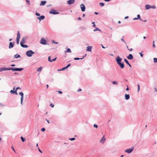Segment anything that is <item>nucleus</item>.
I'll list each match as a JSON object with an SVG mask.
<instances>
[{
    "label": "nucleus",
    "instance_id": "2eb2a0df",
    "mask_svg": "<svg viewBox=\"0 0 157 157\" xmlns=\"http://www.w3.org/2000/svg\"><path fill=\"white\" fill-rule=\"evenodd\" d=\"M1 68V71H0L10 70V67H9V68L2 67V68Z\"/></svg>",
    "mask_w": 157,
    "mask_h": 157
},
{
    "label": "nucleus",
    "instance_id": "338daca9",
    "mask_svg": "<svg viewBox=\"0 0 157 157\" xmlns=\"http://www.w3.org/2000/svg\"><path fill=\"white\" fill-rule=\"evenodd\" d=\"M140 56H141V57H142V56H143V54H141L140 53Z\"/></svg>",
    "mask_w": 157,
    "mask_h": 157
},
{
    "label": "nucleus",
    "instance_id": "de8ad7c7",
    "mask_svg": "<svg viewBox=\"0 0 157 157\" xmlns=\"http://www.w3.org/2000/svg\"><path fill=\"white\" fill-rule=\"evenodd\" d=\"M38 149L39 150V151L41 153H42V151L40 149V148H39V147H38Z\"/></svg>",
    "mask_w": 157,
    "mask_h": 157
},
{
    "label": "nucleus",
    "instance_id": "6e6552de",
    "mask_svg": "<svg viewBox=\"0 0 157 157\" xmlns=\"http://www.w3.org/2000/svg\"><path fill=\"white\" fill-rule=\"evenodd\" d=\"M133 150V148H132L130 149H126L125 151L128 153H130L132 152Z\"/></svg>",
    "mask_w": 157,
    "mask_h": 157
},
{
    "label": "nucleus",
    "instance_id": "5fc2aeb1",
    "mask_svg": "<svg viewBox=\"0 0 157 157\" xmlns=\"http://www.w3.org/2000/svg\"><path fill=\"white\" fill-rule=\"evenodd\" d=\"M18 89H21V88H20V87H17L16 88V90H17Z\"/></svg>",
    "mask_w": 157,
    "mask_h": 157
},
{
    "label": "nucleus",
    "instance_id": "603ef678",
    "mask_svg": "<svg viewBox=\"0 0 157 157\" xmlns=\"http://www.w3.org/2000/svg\"><path fill=\"white\" fill-rule=\"evenodd\" d=\"M57 92H58L59 94H62V91H58Z\"/></svg>",
    "mask_w": 157,
    "mask_h": 157
},
{
    "label": "nucleus",
    "instance_id": "f257e3e1",
    "mask_svg": "<svg viewBox=\"0 0 157 157\" xmlns=\"http://www.w3.org/2000/svg\"><path fill=\"white\" fill-rule=\"evenodd\" d=\"M34 53L32 50L27 51L26 52V55L28 57H31Z\"/></svg>",
    "mask_w": 157,
    "mask_h": 157
},
{
    "label": "nucleus",
    "instance_id": "49530a36",
    "mask_svg": "<svg viewBox=\"0 0 157 157\" xmlns=\"http://www.w3.org/2000/svg\"><path fill=\"white\" fill-rule=\"evenodd\" d=\"M154 42H155L153 40V47H154V48L155 47V45L154 44Z\"/></svg>",
    "mask_w": 157,
    "mask_h": 157
},
{
    "label": "nucleus",
    "instance_id": "13d9d810",
    "mask_svg": "<svg viewBox=\"0 0 157 157\" xmlns=\"http://www.w3.org/2000/svg\"><path fill=\"white\" fill-rule=\"evenodd\" d=\"M129 90V89H128V86L127 87L126 89V90L127 91V90Z\"/></svg>",
    "mask_w": 157,
    "mask_h": 157
},
{
    "label": "nucleus",
    "instance_id": "a19ab883",
    "mask_svg": "<svg viewBox=\"0 0 157 157\" xmlns=\"http://www.w3.org/2000/svg\"><path fill=\"white\" fill-rule=\"evenodd\" d=\"M56 59H57V57H56L55 58L53 59H52V62H53V61H55L56 60Z\"/></svg>",
    "mask_w": 157,
    "mask_h": 157
},
{
    "label": "nucleus",
    "instance_id": "8fccbe9b",
    "mask_svg": "<svg viewBox=\"0 0 157 157\" xmlns=\"http://www.w3.org/2000/svg\"><path fill=\"white\" fill-rule=\"evenodd\" d=\"M52 43H54L55 44H58V42H55V41L54 40H52Z\"/></svg>",
    "mask_w": 157,
    "mask_h": 157
},
{
    "label": "nucleus",
    "instance_id": "a18cd8bd",
    "mask_svg": "<svg viewBox=\"0 0 157 157\" xmlns=\"http://www.w3.org/2000/svg\"><path fill=\"white\" fill-rule=\"evenodd\" d=\"M98 28H96L94 30V31H98Z\"/></svg>",
    "mask_w": 157,
    "mask_h": 157
},
{
    "label": "nucleus",
    "instance_id": "052dcab7",
    "mask_svg": "<svg viewBox=\"0 0 157 157\" xmlns=\"http://www.w3.org/2000/svg\"><path fill=\"white\" fill-rule=\"evenodd\" d=\"M128 64L129 66V67H131V65L129 63Z\"/></svg>",
    "mask_w": 157,
    "mask_h": 157
},
{
    "label": "nucleus",
    "instance_id": "e433bc0d",
    "mask_svg": "<svg viewBox=\"0 0 157 157\" xmlns=\"http://www.w3.org/2000/svg\"><path fill=\"white\" fill-rule=\"evenodd\" d=\"M69 139V140H70L71 141H72V140H75V138H70Z\"/></svg>",
    "mask_w": 157,
    "mask_h": 157
},
{
    "label": "nucleus",
    "instance_id": "4be33fe9",
    "mask_svg": "<svg viewBox=\"0 0 157 157\" xmlns=\"http://www.w3.org/2000/svg\"><path fill=\"white\" fill-rule=\"evenodd\" d=\"M151 6L149 5H147L145 6V8L146 10H148L151 8Z\"/></svg>",
    "mask_w": 157,
    "mask_h": 157
},
{
    "label": "nucleus",
    "instance_id": "6e6d98bb",
    "mask_svg": "<svg viewBox=\"0 0 157 157\" xmlns=\"http://www.w3.org/2000/svg\"><path fill=\"white\" fill-rule=\"evenodd\" d=\"M151 8H153V9H154L155 8V6H151Z\"/></svg>",
    "mask_w": 157,
    "mask_h": 157
},
{
    "label": "nucleus",
    "instance_id": "9b49d317",
    "mask_svg": "<svg viewBox=\"0 0 157 157\" xmlns=\"http://www.w3.org/2000/svg\"><path fill=\"white\" fill-rule=\"evenodd\" d=\"M75 2V0H69L67 1V3L69 5H71L74 3Z\"/></svg>",
    "mask_w": 157,
    "mask_h": 157
},
{
    "label": "nucleus",
    "instance_id": "72a5a7b5",
    "mask_svg": "<svg viewBox=\"0 0 157 157\" xmlns=\"http://www.w3.org/2000/svg\"><path fill=\"white\" fill-rule=\"evenodd\" d=\"M48 60L50 62H52V60L50 59V56H48Z\"/></svg>",
    "mask_w": 157,
    "mask_h": 157
},
{
    "label": "nucleus",
    "instance_id": "864d4df0",
    "mask_svg": "<svg viewBox=\"0 0 157 157\" xmlns=\"http://www.w3.org/2000/svg\"><path fill=\"white\" fill-rule=\"evenodd\" d=\"M82 90V89H79L78 90H77V91L78 92H79V91H80Z\"/></svg>",
    "mask_w": 157,
    "mask_h": 157
},
{
    "label": "nucleus",
    "instance_id": "0eeeda50",
    "mask_svg": "<svg viewBox=\"0 0 157 157\" xmlns=\"http://www.w3.org/2000/svg\"><path fill=\"white\" fill-rule=\"evenodd\" d=\"M40 43L43 44H46V41L43 38H42L40 40Z\"/></svg>",
    "mask_w": 157,
    "mask_h": 157
},
{
    "label": "nucleus",
    "instance_id": "37998d69",
    "mask_svg": "<svg viewBox=\"0 0 157 157\" xmlns=\"http://www.w3.org/2000/svg\"><path fill=\"white\" fill-rule=\"evenodd\" d=\"M25 0L26 1V2L27 3H28L29 5L30 4V2H29V1L28 0Z\"/></svg>",
    "mask_w": 157,
    "mask_h": 157
},
{
    "label": "nucleus",
    "instance_id": "423d86ee",
    "mask_svg": "<svg viewBox=\"0 0 157 157\" xmlns=\"http://www.w3.org/2000/svg\"><path fill=\"white\" fill-rule=\"evenodd\" d=\"M56 11L54 10H52L49 12V13L51 14H58L59 13V12H56Z\"/></svg>",
    "mask_w": 157,
    "mask_h": 157
},
{
    "label": "nucleus",
    "instance_id": "0e129e2a",
    "mask_svg": "<svg viewBox=\"0 0 157 157\" xmlns=\"http://www.w3.org/2000/svg\"><path fill=\"white\" fill-rule=\"evenodd\" d=\"M11 66H12V67L14 66H15V64H12L11 65Z\"/></svg>",
    "mask_w": 157,
    "mask_h": 157
},
{
    "label": "nucleus",
    "instance_id": "680f3d73",
    "mask_svg": "<svg viewBox=\"0 0 157 157\" xmlns=\"http://www.w3.org/2000/svg\"><path fill=\"white\" fill-rule=\"evenodd\" d=\"M121 40L122 41H123L125 43V41H124V40L123 39H121Z\"/></svg>",
    "mask_w": 157,
    "mask_h": 157
},
{
    "label": "nucleus",
    "instance_id": "7ed1b4c3",
    "mask_svg": "<svg viewBox=\"0 0 157 157\" xmlns=\"http://www.w3.org/2000/svg\"><path fill=\"white\" fill-rule=\"evenodd\" d=\"M20 38V34L19 31H18L17 34V44H18L19 43V40Z\"/></svg>",
    "mask_w": 157,
    "mask_h": 157
},
{
    "label": "nucleus",
    "instance_id": "4c0bfd02",
    "mask_svg": "<svg viewBox=\"0 0 157 157\" xmlns=\"http://www.w3.org/2000/svg\"><path fill=\"white\" fill-rule=\"evenodd\" d=\"M11 148H12V150H13V151L15 152H16V151H15V150H14V147H13V146H12L11 147Z\"/></svg>",
    "mask_w": 157,
    "mask_h": 157
},
{
    "label": "nucleus",
    "instance_id": "5701e85b",
    "mask_svg": "<svg viewBox=\"0 0 157 157\" xmlns=\"http://www.w3.org/2000/svg\"><path fill=\"white\" fill-rule=\"evenodd\" d=\"M125 99L126 100L130 98V96L129 94H126L125 95Z\"/></svg>",
    "mask_w": 157,
    "mask_h": 157
},
{
    "label": "nucleus",
    "instance_id": "58836bf2",
    "mask_svg": "<svg viewBox=\"0 0 157 157\" xmlns=\"http://www.w3.org/2000/svg\"><path fill=\"white\" fill-rule=\"evenodd\" d=\"M36 15L37 16H40V14L38 13H36Z\"/></svg>",
    "mask_w": 157,
    "mask_h": 157
},
{
    "label": "nucleus",
    "instance_id": "1a4fd4ad",
    "mask_svg": "<svg viewBox=\"0 0 157 157\" xmlns=\"http://www.w3.org/2000/svg\"><path fill=\"white\" fill-rule=\"evenodd\" d=\"M70 66H71V64H69L66 67H63L60 69H58V71H61L64 70H65V69L67 68L68 67Z\"/></svg>",
    "mask_w": 157,
    "mask_h": 157
},
{
    "label": "nucleus",
    "instance_id": "dca6fc26",
    "mask_svg": "<svg viewBox=\"0 0 157 157\" xmlns=\"http://www.w3.org/2000/svg\"><path fill=\"white\" fill-rule=\"evenodd\" d=\"M118 65L120 66V67L122 69L124 67V63H120L118 64Z\"/></svg>",
    "mask_w": 157,
    "mask_h": 157
},
{
    "label": "nucleus",
    "instance_id": "ddd939ff",
    "mask_svg": "<svg viewBox=\"0 0 157 157\" xmlns=\"http://www.w3.org/2000/svg\"><path fill=\"white\" fill-rule=\"evenodd\" d=\"M14 42H13V43L11 42H10L9 43V48H12L13 47V46L14 45Z\"/></svg>",
    "mask_w": 157,
    "mask_h": 157
},
{
    "label": "nucleus",
    "instance_id": "ea45409f",
    "mask_svg": "<svg viewBox=\"0 0 157 157\" xmlns=\"http://www.w3.org/2000/svg\"><path fill=\"white\" fill-rule=\"evenodd\" d=\"M50 106L52 107V108H53L54 105L53 104H51L50 105Z\"/></svg>",
    "mask_w": 157,
    "mask_h": 157
},
{
    "label": "nucleus",
    "instance_id": "a878e982",
    "mask_svg": "<svg viewBox=\"0 0 157 157\" xmlns=\"http://www.w3.org/2000/svg\"><path fill=\"white\" fill-rule=\"evenodd\" d=\"M84 58V56H83V57L82 58H74V59L75 60H79V59H83Z\"/></svg>",
    "mask_w": 157,
    "mask_h": 157
},
{
    "label": "nucleus",
    "instance_id": "473e14b6",
    "mask_svg": "<svg viewBox=\"0 0 157 157\" xmlns=\"http://www.w3.org/2000/svg\"><path fill=\"white\" fill-rule=\"evenodd\" d=\"M124 61L127 64L129 63L128 61L126 59H124Z\"/></svg>",
    "mask_w": 157,
    "mask_h": 157
},
{
    "label": "nucleus",
    "instance_id": "f704fd0d",
    "mask_svg": "<svg viewBox=\"0 0 157 157\" xmlns=\"http://www.w3.org/2000/svg\"><path fill=\"white\" fill-rule=\"evenodd\" d=\"M138 86V91L139 92L140 90V86L139 84H137Z\"/></svg>",
    "mask_w": 157,
    "mask_h": 157
},
{
    "label": "nucleus",
    "instance_id": "79ce46f5",
    "mask_svg": "<svg viewBox=\"0 0 157 157\" xmlns=\"http://www.w3.org/2000/svg\"><path fill=\"white\" fill-rule=\"evenodd\" d=\"M41 131L44 132L45 130V128H42L41 129Z\"/></svg>",
    "mask_w": 157,
    "mask_h": 157
},
{
    "label": "nucleus",
    "instance_id": "09e8293b",
    "mask_svg": "<svg viewBox=\"0 0 157 157\" xmlns=\"http://www.w3.org/2000/svg\"><path fill=\"white\" fill-rule=\"evenodd\" d=\"M94 127H95V128H97L98 127V125L96 124H94Z\"/></svg>",
    "mask_w": 157,
    "mask_h": 157
},
{
    "label": "nucleus",
    "instance_id": "a211bd4d",
    "mask_svg": "<svg viewBox=\"0 0 157 157\" xmlns=\"http://www.w3.org/2000/svg\"><path fill=\"white\" fill-rule=\"evenodd\" d=\"M92 47L90 46H88L86 48V51L91 52Z\"/></svg>",
    "mask_w": 157,
    "mask_h": 157
},
{
    "label": "nucleus",
    "instance_id": "e2e57ef3",
    "mask_svg": "<svg viewBox=\"0 0 157 157\" xmlns=\"http://www.w3.org/2000/svg\"><path fill=\"white\" fill-rule=\"evenodd\" d=\"M138 19L137 18H133L134 20H137Z\"/></svg>",
    "mask_w": 157,
    "mask_h": 157
},
{
    "label": "nucleus",
    "instance_id": "2f4dec72",
    "mask_svg": "<svg viewBox=\"0 0 157 157\" xmlns=\"http://www.w3.org/2000/svg\"><path fill=\"white\" fill-rule=\"evenodd\" d=\"M99 5L101 6H103L104 5V4L102 2H100L99 3Z\"/></svg>",
    "mask_w": 157,
    "mask_h": 157
},
{
    "label": "nucleus",
    "instance_id": "f3484780",
    "mask_svg": "<svg viewBox=\"0 0 157 157\" xmlns=\"http://www.w3.org/2000/svg\"><path fill=\"white\" fill-rule=\"evenodd\" d=\"M133 58V57L131 54H129V55L127 56V58L128 59H132Z\"/></svg>",
    "mask_w": 157,
    "mask_h": 157
},
{
    "label": "nucleus",
    "instance_id": "f03ea898",
    "mask_svg": "<svg viewBox=\"0 0 157 157\" xmlns=\"http://www.w3.org/2000/svg\"><path fill=\"white\" fill-rule=\"evenodd\" d=\"M23 69V68H16L10 67V70H11L13 71H21Z\"/></svg>",
    "mask_w": 157,
    "mask_h": 157
},
{
    "label": "nucleus",
    "instance_id": "4d7b16f0",
    "mask_svg": "<svg viewBox=\"0 0 157 157\" xmlns=\"http://www.w3.org/2000/svg\"><path fill=\"white\" fill-rule=\"evenodd\" d=\"M78 20H81V18L80 17H79L78 18Z\"/></svg>",
    "mask_w": 157,
    "mask_h": 157
},
{
    "label": "nucleus",
    "instance_id": "3c124183",
    "mask_svg": "<svg viewBox=\"0 0 157 157\" xmlns=\"http://www.w3.org/2000/svg\"><path fill=\"white\" fill-rule=\"evenodd\" d=\"M93 24V27H95V23H94V22H93L92 23Z\"/></svg>",
    "mask_w": 157,
    "mask_h": 157
},
{
    "label": "nucleus",
    "instance_id": "9d476101",
    "mask_svg": "<svg viewBox=\"0 0 157 157\" xmlns=\"http://www.w3.org/2000/svg\"><path fill=\"white\" fill-rule=\"evenodd\" d=\"M26 38L25 37H24L22 38L21 42H20V44H24L25 43L26 40Z\"/></svg>",
    "mask_w": 157,
    "mask_h": 157
},
{
    "label": "nucleus",
    "instance_id": "bb28decb",
    "mask_svg": "<svg viewBox=\"0 0 157 157\" xmlns=\"http://www.w3.org/2000/svg\"><path fill=\"white\" fill-rule=\"evenodd\" d=\"M65 52H71V51L70 48H68L67 50L65 51Z\"/></svg>",
    "mask_w": 157,
    "mask_h": 157
},
{
    "label": "nucleus",
    "instance_id": "774afa93",
    "mask_svg": "<svg viewBox=\"0 0 157 157\" xmlns=\"http://www.w3.org/2000/svg\"><path fill=\"white\" fill-rule=\"evenodd\" d=\"M46 121H47V122H48V123H50L48 120H47V119H46Z\"/></svg>",
    "mask_w": 157,
    "mask_h": 157
},
{
    "label": "nucleus",
    "instance_id": "69168bd1",
    "mask_svg": "<svg viewBox=\"0 0 157 157\" xmlns=\"http://www.w3.org/2000/svg\"><path fill=\"white\" fill-rule=\"evenodd\" d=\"M128 18V16H127V17H125L124 18L125 19H127V18Z\"/></svg>",
    "mask_w": 157,
    "mask_h": 157
},
{
    "label": "nucleus",
    "instance_id": "20e7f679",
    "mask_svg": "<svg viewBox=\"0 0 157 157\" xmlns=\"http://www.w3.org/2000/svg\"><path fill=\"white\" fill-rule=\"evenodd\" d=\"M122 60V58H120L119 56H118L116 59V60L118 64L120 63H121Z\"/></svg>",
    "mask_w": 157,
    "mask_h": 157
},
{
    "label": "nucleus",
    "instance_id": "c756f323",
    "mask_svg": "<svg viewBox=\"0 0 157 157\" xmlns=\"http://www.w3.org/2000/svg\"><path fill=\"white\" fill-rule=\"evenodd\" d=\"M154 61V63H157V58H154L153 59Z\"/></svg>",
    "mask_w": 157,
    "mask_h": 157
},
{
    "label": "nucleus",
    "instance_id": "c85d7f7f",
    "mask_svg": "<svg viewBox=\"0 0 157 157\" xmlns=\"http://www.w3.org/2000/svg\"><path fill=\"white\" fill-rule=\"evenodd\" d=\"M112 84H115V85H118L117 82H116V81H113L112 82Z\"/></svg>",
    "mask_w": 157,
    "mask_h": 157
},
{
    "label": "nucleus",
    "instance_id": "4468645a",
    "mask_svg": "<svg viewBox=\"0 0 157 157\" xmlns=\"http://www.w3.org/2000/svg\"><path fill=\"white\" fill-rule=\"evenodd\" d=\"M105 140V138L104 136H103L101 140L100 141V142L102 144H104Z\"/></svg>",
    "mask_w": 157,
    "mask_h": 157
},
{
    "label": "nucleus",
    "instance_id": "f8f14e48",
    "mask_svg": "<svg viewBox=\"0 0 157 157\" xmlns=\"http://www.w3.org/2000/svg\"><path fill=\"white\" fill-rule=\"evenodd\" d=\"M80 7L82 11H84L85 10V6L83 4H81L80 5Z\"/></svg>",
    "mask_w": 157,
    "mask_h": 157
},
{
    "label": "nucleus",
    "instance_id": "cd10ccee",
    "mask_svg": "<svg viewBox=\"0 0 157 157\" xmlns=\"http://www.w3.org/2000/svg\"><path fill=\"white\" fill-rule=\"evenodd\" d=\"M14 57L15 58H17L18 57H20V55H17V54H16L14 55Z\"/></svg>",
    "mask_w": 157,
    "mask_h": 157
},
{
    "label": "nucleus",
    "instance_id": "412c9836",
    "mask_svg": "<svg viewBox=\"0 0 157 157\" xmlns=\"http://www.w3.org/2000/svg\"><path fill=\"white\" fill-rule=\"evenodd\" d=\"M46 1H42L40 4V6H44L46 4Z\"/></svg>",
    "mask_w": 157,
    "mask_h": 157
},
{
    "label": "nucleus",
    "instance_id": "39448f33",
    "mask_svg": "<svg viewBox=\"0 0 157 157\" xmlns=\"http://www.w3.org/2000/svg\"><path fill=\"white\" fill-rule=\"evenodd\" d=\"M19 94L21 96V105H22V102L23 100V95L24 94L22 92H20L19 93Z\"/></svg>",
    "mask_w": 157,
    "mask_h": 157
},
{
    "label": "nucleus",
    "instance_id": "c9c22d12",
    "mask_svg": "<svg viewBox=\"0 0 157 157\" xmlns=\"http://www.w3.org/2000/svg\"><path fill=\"white\" fill-rule=\"evenodd\" d=\"M137 18L138 19H140V20H141V18H140V15L138 14V15H137Z\"/></svg>",
    "mask_w": 157,
    "mask_h": 157
},
{
    "label": "nucleus",
    "instance_id": "b1692460",
    "mask_svg": "<svg viewBox=\"0 0 157 157\" xmlns=\"http://www.w3.org/2000/svg\"><path fill=\"white\" fill-rule=\"evenodd\" d=\"M42 69V67H40L39 68H38L37 70V71L38 72H40L41 71Z\"/></svg>",
    "mask_w": 157,
    "mask_h": 157
},
{
    "label": "nucleus",
    "instance_id": "6ab92c4d",
    "mask_svg": "<svg viewBox=\"0 0 157 157\" xmlns=\"http://www.w3.org/2000/svg\"><path fill=\"white\" fill-rule=\"evenodd\" d=\"M44 18L45 17L44 16H41L40 17H37V19L40 20V21L44 19Z\"/></svg>",
    "mask_w": 157,
    "mask_h": 157
},
{
    "label": "nucleus",
    "instance_id": "bf43d9fd",
    "mask_svg": "<svg viewBox=\"0 0 157 157\" xmlns=\"http://www.w3.org/2000/svg\"><path fill=\"white\" fill-rule=\"evenodd\" d=\"M101 46H102V47L103 48H105V47H104L101 44Z\"/></svg>",
    "mask_w": 157,
    "mask_h": 157
},
{
    "label": "nucleus",
    "instance_id": "c03bdc74",
    "mask_svg": "<svg viewBox=\"0 0 157 157\" xmlns=\"http://www.w3.org/2000/svg\"><path fill=\"white\" fill-rule=\"evenodd\" d=\"M127 48H128V50H129V51H132V48H131V49H129V48H128V46H127Z\"/></svg>",
    "mask_w": 157,
    "mask_h": 157
},
{
    "label": "nucleus",
    "instance_id": "aec40b11",
    "mask_svg": "<svg viewBox=\"0 0 157 157\" xmlns=\"http://www.w3.org/2000/svg\"><path fill=\"white\" fill-rule=\"evenodd\" d=\"M10 92L11 94H14L16 95H17L18 94L16 90L15 91H14L13 90H10Z\"/></svg>",
    "mask_w": 157,
    "mask_h": 157
},
{
    "label": "nucleus",
    "instance_id": "7c9ffc66",
    "mask_svg": "<svg viewBox=\"0 0 157 157\" xmlns=\"http://www.w3.org/2000/svg\"><path fill=\"white\" fill-rule=\"evenodd\" d=\"M21 139L22 140V141L23 142H24L25 141V138H24L23 137L21 136Z\"/></svg>",
    "mask_w": 157,
    "mask_h": 157
},
{
    "label": "nucleus",
    "instance_id": "393cba45",
    "mask_svg": "<svg viewBox=\"0 0 157 157\" xmlns=\"http://www.w3.org/2000/svg\"><path fill=\"white\" fill-rule=\"evenodd\" d=\"M21 47L23 48H27L28 47V46L27 45H24L23 44H21Z\"/></svg>",
    "mask_w": 157,
    "mask_h": 157
}]
</instances>
